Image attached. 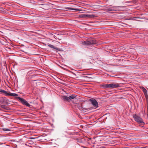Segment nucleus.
<instances>
[{
	"mask_svg": "<svg viewBox=\"0 0 148 148\" xmlns=\"http://www.w3.org/2000/svg\"><path fill=\"white\" fill-rule=\"evenodd\" d=\"M2 93L6 96H11L16 97L18 96V95L17 94L13 93H9L5 90Z\"/></svg>",
	"mask_w": 148,
	"mask_h": 148,
	"instance_id": "nucleus-5",
	"label": "nucleus"
},
{
	"mask_svg": "<svg viewBox=\"0 0 148 148\" xmlns=\"http://www.w3.org/2000/svg\"><path fill=\"white\" fill-rule=\"evenodd\" d=\"M25 145H27L26 144H25Z\"/></svg>",
	"mask_w": 148,
	"mask_h": 148,
	"instance_id": "nucleus-23",
	"label": "nucleus"
},
{
	"mask_svg": "<svg viewBox=\"0 0 148 148\" xmlns=\"http://www.w3.org/2000/svg\"><path fill=\"white\" fill-rule=\"evenodd\" d=\"M141 89L145 94L147 93V90L144 87H143Z\"/></svg>",
	"mask_w": 148,
	"mask_h": 148,
	"instance_id": "nucleus-13",
	"label": "nucleus"
},
{
	"mask_svg": "<svg viewBox=\"0 0 148 148\" xmlns=\"http://www.w3.org/2000/svg\"><path fill=\"white\" fill-rule=\"evenodd\" d=\"M69 97L70 98V99H74L76 97V96L75 95L70 96Z\"/></svg>",
	"mask_w": 148,
	"mask_h": 148,
	"instance_id": "nucleus-17",
	"label": "nucleus"
},
{
	"mask_svg": "<svg viewBox=\"0 0 148 148\" xmlns=\"http://www.w3.org/2000/svg\"><path fill=\"white\" fill-rule=\"evenodd\" d=\"M106 10H107V11H113V9H112L111 8V7H106Z\"/></svg>",
	"mask_w": 148,
	"mask_h": 148,
	"instance_id": "nucleus-14",
	"label": "nucleus"
},
{
	"mask_svg": "<svg viewBox=\"0 0 148 148\" xmlns=\"http://www.w3.org/2000/svg\"><path fill=\"white\" fill-rule=\"evenodd\" d=\"M16 99H18L23 104L26 106L27 107H29L30 106V104L27 102L24 99H23L22 98L19 97H16Z\"/></svg>",
	"mask_w": 148,
	"mask_h": 148,
	"instance_id": "nucleus-4",
	"label": "nucleus"
},
{
	"mask_svg": "<svg viewBox=\"0 0 148 148\" xmlns=\"http://www.w3.org/2000/svg\"><path fill=\"white\" fill-rule=\"evenodd\" d=\"M101 103H102V101L101 102Z\"/></svg>",
	"mask_w": 148,
	"mask_h": 148,
	"instance_id": "nucleus-24",
	"label": "nucleus"
},
{
	"mask_svg": "<svg viewBox=\"0 0 148 148\" xmlns=\"http://www.w3.org/2000/svg\"><path fill=\"white\" fill-rule=\"evenodd\" d=\"M68 9H69V10H76L77 11H79V10L78 9H75V8H71L70 7H69L68 8Z\"/></svg>",
	"mask_w": 148,
	"mask_h": 148,
	"instance_id": "nucleus-16",
	"label": "nucleus"
},
{
	"mask_svg": "<svg viewBox=\"0 0 148 148\" xmlns=\"http://www.w3.org/2000/svg\"><path fill=\"white\" fill-rule=\"evenodd\" d=\"M86 14H82L81 15L82 16V18H86Z\"/></svg>",
	"mask_w": 148,
	"mask_h": 148,
	"instance_id": "nucleus-18",
	"label": "nucleus"
},
{
	"mask_svg": "<svg viewBox=\"0 0 148 148\" xmlns=\"http://www.w3.org/2000/svg\"><path fill=\"white\" fill-rule=\"evenodd\" d=\"M3 130L4 131H8L10 130L8 129H7L5 128H3Z\"/></svg>",
	"mask_w": 148,
	"mask_h": 148,
	"instance_id": "nucleus-19",
	"label": "nucleus"
},
{
	"mask_svg": "<svg viewBox=\"0 0 148 148\" xmlns=\"http://www.w3.org/2000/svg\"><path fill=\"white\" fill-rule=\"evenodd\" d=\"M86 18H92L95 17V16L93 14H86Z\"/></svg>",
	"mask_w": 148,
	"mask_h": 148,
	"instance_id": "nucleus-10",
	"label": "nucleus"
},
{
	"mask_svg": "<svg viewBox=\"0 0 148 148\" xmlns=\"http://www.w3.org/2000/svg\"><path fill=\"white\" fill-rule=\"evenodd\" d=\"M100 100L99 99H97V100H96L93 98L90 99L89 100L91 102V103L93 106L96 108H97L98 107V102H99V100Z\"/></svg>",
	"mask_w": 148,
	"mask_h": 148,
	"instance_id": "nucleus-2",
	"label": "nucleus"
},
{
	"mask_svg": "<svg viewBox=\"0 0 148 148\" xmlns=\"http://www.w3.org/2000/svg\"><path fill=\"white\" fill-rule=\"evenodd\" d=\"M82 104L80 106H79L78 107V108L81 111H84L85 110H88V109L84 108L82 106Z\"/></svg>",
	"mask_w": 148,
	"mask_h": 148,
	"instance_id": "nucleus-9",
	"label": "nucleus"
},
{
	"mask_svg": "<svg viewBox=\"0 0 148 148\" xmlns=\"http://www.w3.org/2000/svg\"><path fill=\"white\" fill-rule=\"evenodd\" d=\"M118 7H121L120 6H112L111 7V8L112 9L114 10L113 11H116L117 9V8Z\"/></svg>",
	"mask_w": 148,
	"mask_h": 148,
	"instance_id": "nucleus-12",
	"label": "nucleus"
},
{
	"mask_svg": "<svg viewBox=\"0 0 148 148\" xmlns=\"http://www.w3.org/2000/svg\"><path fill=\"white\" fill-rule=\"evenodd\" d=\"M1 107L2 108H3L4 109H6V108H5V106L4 105H1Z\"/></svg>",
	"mask_w": 148,
	"mask_h": 148,
	"instance_id": "nucleus-20",
	"label": "nucleus"
},
{
	"mask_svg": "<svg viewBox=\"0 0 148 148\" xmlns=\"http://www.w3.org/2000/svg\"><path fill=\"white\" fill-rule=\"evenodd\" d=\"M48 46L50 48H53L54 49H56V50H58V48L56 47H55L53 45H51V44H49V45H48Z\"/></svg>",
	"mask_w": 148,
	"mask_h": 148,
	"instance_id": "nucleus-11",
	"label": "nucleus"
},
{
	"mask_svg": "<svg viewBox=\"0 0 148 148\" xmlns=\"http://www.w3.org/2000/svg\"><path fill=\"white\" fill-rule=\"evenodd\" d=\"M8 99L5 97H2L1 99V100L2 101L3 104H7L8 103Z\"/></svg>",
	"mask_w": 148,
	"mask_h": 148,
	"instance_id": "nucleus-8",
	"label": "nucleus"
},
{
	"mask_svg": "<svg viewBox=\"0 0 148 148\" xmlns=\"http://www.w3.org/2000/svg\"><path fill=\"white\" fill-rule=\"evenodd\" d=\"M103 87L104 88H110V84H107L104 85L103 86Z\"/></svg>",
	"mask_w": 148,
	"mask_h": 148,
	"instance_id": "nucleus-15",
	"label": "nucleus"
},
{
	"mask_svg": "<svg viewBox=\"0 0 148 148\" xmlns=\"http://www.w3.org/2000/svg\"><path fill=\"white\" fill-rule=\"evenodd\" d=\"M134 18H139L138 17H134Z\"/></svg>",
	"mask_w": 148,
	"mask_h": 148,
	"instance_id": "nucleus-22",
	"label": "nucleus"
},
{
	"mask_svg": "<svg viewBox=\"0 0 148 148\" xmlns=\"http://www.w3.org/2000/svg\"><path fill=\"white\" fill-rule=\"evenodd\" d=\"M4 90H2V89H0V92H1L2 93H3L4 91Z\"/></svg>",
	"mask_w": 148,
	"mask_h": 148,
	"instance_id": "nucleus-21",
	"label": "nucleus"
},
{
	"mask_svg": "<svg viewBox=\"0 0 148 148\" xmlns=\"http://www.w3.org/2000/svg\"><path fill=\"white\" fill-rule=\"evenodd\" d=\"M62 99L64 101L70 102L71 100L70 99L69 97L64 96L62 97Z\"/></svg>",
	"mask_w": 148,
	"mask_h": 148,
	"instance_id": "nucleus-6",
	"label": "nucleus"
},
{
	"mask_svg": "<svg viewBox=\"0 0 148 148\" xmlns=\"http://www.w3.org/2000/svg\"><path fill=\"white\" fill-rule=\"evenodd\" d=\"M110 88H116L119 86L118 83H111L110 84Z\"/></svg>",
	"mask_w": 148,
	"mask_h": 148,
	"instance_id": "nucleus-7",
	"label": "nucleus"
},
{
	"mask_svg": "<svg viewBox=\"0 0 148 148\" xmlns=\"http://www.w3.org/2000/svg\"><path fill=\"white\" fill-rule=\"evenodd\" d=\"M133 117L134 118L135 121L143 125L145 124V123L143 122V119L136 114H135L133 116Z\"/></svg>",
	"mask_w": 148,
	"mask_h": 148,
	"instance_id": "nucleus-3",
	"label": "nucleus"
},
{
	"mask_svg": "<svg viewBox=\"0 0 148 148\" xmlns=\"http://www.w3.org/2000/svg\"><path fill=\"white\" fill-rule=\"evenodd\" d=\"M97 43V42L95 39L90 38L87 39L86 41L83 42L82 44L87 46L95 44Z\"/></svg>",
	"mask_w": 148,
	"mask_h": 148,
	"instance_id": "nucleus-1",
	"label": "nucleus"
}]
</instances>
